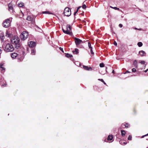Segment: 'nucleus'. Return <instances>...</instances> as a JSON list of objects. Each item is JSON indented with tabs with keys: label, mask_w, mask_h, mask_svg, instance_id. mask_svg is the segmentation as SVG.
Returning <instances> with one entry per match:
<instances>
[{
	"label": "nucleus",
	"mask_w": 148,
	"mask_h": 148,
	"mask_svg": "<svg viewBox=\"0 0 148 148\" xmlns=\"http://www.w3.org/2000/svg\"><path fill=\"white\" fill-rule=\"evenodd\" d=\"M19 38L17 36H13L11 39V42L12 44H14L16 48L18 49L20 46L19 43Z\"/></svg>",
	"instance_id": "f257e3e1"
},
{
	"label": "nucleus",
	"mask_w": 148,
	"mask_h": 148,
	"mask_svg": "<svg viewBox=\"0 0 148 148\" xmlns=\"http://www.w3.org/2000/svg\"><path fill=\"white\" fill-rule=\"evenodd\" d=\"M5 51L8 52H12L14 49L13 46L11 44H7L4 47H3Z\"/></svg>",
	"instance_id": "f03ea898"
},
{
	"label": "nucleus",
	"mask_w": 148,
	"mask_h": 148,
	"mask_svg": "<svg viewBox=\"0 0 148 148\" xmlns=\"http://www.w3.org/2000/svg\"><path fill=\"white\" fill-rule=\"evenodd\" d=\"M12 18H10L6 19L3 23V26L5 27H8L10 26Z\"/></svg>",
	"instance_id": "7ed1b4c3"
},
{
	"label": "nucleus",
	"mask_w": 148,
	"mask_h": 148,
	"mask_svg": "<svg viewBox=\"0 0 148 148\" xmlns=\"http://www.w3.org/2000/svg\"><path fill=\"white\" fill-rule=\"evenodd\" d=\"M66 30H64L63 29H62L63 32L67 34L72 35L73 34L72 32L70 31L71 30V26L69 25H67L66 26Z\"/></svg>",
	"instance_id": "20e7f679"
},
{
	"label": "nucleus",
	"mask_w": 148,
	"mask_h": 148,
	"mask_svg": "<svg viewBox=\"0 0 148 148\" xmlns=\"http://www.w3.org/2000/svg\"><path fill=\"white\" fill-rule=\"evenodd\" d=\"M28 36V33L25 32H23L21 33V40H25L27 38Z\"/></svg>",
	"instance_id": "39448f33"
},
{
	"label": "nucleus",
	"mask_w": 148,
	"mask_h": 148,
	"mask_svg": "<svg viewBox=\"0 0 148 148\" xmlns=\"http://www.w3.org/2000/svg\"><path fill=\"white\" fill-rule=\"evenodd\" d=\"M64 15L69 16L71 14V12L70 9L69 8H66L64 10Z\"/></svg>",
	"instance_id": "423d86ee"
},
{
	"label": "nucleus",
	"mask_w": 148,
	"mask_h": 148,
	"mask_svg": "<svg viewBox=\"0 0 148 148\" xmlns=\"http://www.w3.org/2000/svg\"><path fill=\"white\" fill-rule=\"evenodd\" d=\"M74 39L75 43L76 45H78L82 43H83V42L82 40L78 38L75 37L74 38Z\"/></svg>",
	"instance_id": "0eeeda50"
},
{
	"label": "nucleus",
	"mask_w": 148,
	"mask_h": 148,
	"mask_svg": "<svg viewBox=\"0 0 148 148\" xmlns=\"http://www.w3.org/2000/svg\"><path fill=\"white\" fill-rule=\"evenodd\" d=\"M28 45L30 47L32 48L35 46L36 43L35 42L30 41L28 42Z\"/></svg>",
	"instance_id": "6e6552de"
},
{
	"label": "nucleus",
	"mask_w": 148,
	"mask_h": 148,
	"mask_svg": "<svg viewBox=\"0 0 148 148\" xmlns=\"http://www.w3.org/2000/svg\"><path fill=\"white\" fill-rule=\"evenodd\" d=\"M18 54L16 53H12L11 54V56L13 58H15L17 56Z\"/></svg>",
	"instance_id": "1a4fd4ad"
},
{
	"label": "nucleus",
	"mask_w": 148,
	"mask_h": 148,
	"mask_svg": "<svg viewBox=\"0 0 148 148\" xmlns=\"http://www.w3.org/2000/svg\"><path fill=\"white\" fill-rule=\"evenodd\" d=\"M4 37V34L3 32L1 33L0 34V38L2 41H3Z\"/></svg>",
	"instance_id": "9d476101"
},
{
	"label": "nucleus",
	"mask_w": 148,
	"mask_h": 148,
	"mask_svg": "<svg viewBox=\"0 0 148 148\" xmlns=\"http://www.w3.org/2000/svg\"><path fill=\"white\" fill-rule=\"evenodd\" d=\"M84 69L86 70H92V68L90 67H88L87 66H83Z\"/></svg>",
	"instance_id": "9b49d317"
},
{
	"label": "nucleus",
	"mask_w": 148,
	"mask_h": 148,
	"mask_svg": "<svg viewBox=\"0 0 148 148\" xmlns=\"http://www.w3.org/2000/svg\"><path fill=\"white\" fill-rule=\"evenodd\" d=\"M139 54L141 56H144L145 55L146 53L144 51L142 50L139 51Z\"/></svg>",
	"instance_id": "f8f14e48"
},
{
	"label": "nucleus",
	"mask_w": 148,
	"mask_h": 148,
	"mask_svg": "<svg viewBox=\"0 0 148 148\" xmlns=\"http://www.w3.org/2000/svg\"><path fill=\"white\" fill-rule=\"evenodd\" d=\"M5 68L4 67L3 64H0V71H3L5 70Z\"/></svg>",
	"instance_id": "ddd939ff"
},
{
	"label": "nucleus",
	"mask_w": 148,
	"mask_h": 148,
	"mask_svg": "<svg viewBox=\"0 0 148 148\" xmlns=\"http://www.w3.org/2000/svg\"><path fill=\"white\" fill-rule=\"evenodd\" d=\"M113 138V136L112 135H110L108 137V140H111Z\"/></svg>",
	"instance_id": "4468645a"
},
{
	"label": "nucleus",
	"mask_w": 148,
	"mask_h": 148,
	"mask_svg": "<svg viewBox=\"0 0 148 148\" xmlns=\"http://www.w3.org/2000/svg\"><path fill=\"white\" fill-rule=\"evenodd\" d=\"M121 135L123 137L125 136V131L123 130H121Z\"/></svg>",
	"instance_id": "2eb2a0df"
},
{
	"label": "nucleus",
	"mask_w": 148,
	"mask_h": 148,
	"mask_svg": "<svg viewBox=\"0 0 148 148\" xmlns=\"http://www.w3.org/2000/svg\"><path fill=\"white\" fill-rule=\"evenodd\" d=\"M119 143L121 145H123L127 144V143H125V142H123V140H120Z\"/></svg>",
	"instance_id": "dca6fc26"
},
{
	"label": "nucleus",
	"mask_w": 148,
	"mask_h": 148,
	"mask_svg": "<svg viewBox=\"0 0 148 148\" xmlns=\"http://www.w3.org/2000/svg\"><path fill=\"white\" fill-rule=\"evenodd\" d=\"M124 126H125V127L126 128H128V127L129 125H128V124H126L125 125L124 124H122L121 125V127L123 128H124Z\"/></svg>",
	"instance_id": "f3484780"
},
{
	"label": "nucleus",
	"mask_w": 148,
	"mask_h": 148,
	"mask_svg": "<svg viewBox=\"0 0 148 148\" xmlns=\"http://www.w3.org/2000/svg\"><path fill=\"white\" fill-rule=\"evenodd\" d=\"M32 19L33 18L32 17L30 16H28L27 18V20L29 21H32Z\"/></svg>",
	"instance_id": "a211bd4d"
},
{
	"label": "nucleus",
	"mask_w": 148,
	"mask_h": 148,
	"mask_svg": "<svg viewBox=\"0 0 148 148\" xmlns=\"http://www.w3.org/2000/svg\"><path fill=\"white\" fill-rule=\"evenodd\" d=\"M10 4H9L8 6L9 7V10L10 11H12L13 10V8L12 7L10 6Z\"/></svg>",
	"instance_id": "6ab92c4d"
},
{
	"label": "nucleus",
	"mask_w": 148,
	"mask_h": 148,
	"mask_svg": "<svg viewBox=\"0 0 148 148\" xmlns=\"http://www.w3.org/2000/svg\"><path fill=\"white\" fill-rule=\"evenodd\" d=\"M42 14H53V13H50L49 12V11H48L43 12H42Z\"/></svg>",
	"instance_id": "aec40b11"
},
{
	"label": "nucleus",
	"mask_w": 148,
	"mask_h": 148,
	"mask_svg": "<svg viewBox=\"0 0 148 148\" xmlns=\"http://www.w3.org/2000/svg\"><path fill=\"white\" fill-rule=\"evenodd\" d=\"M24 4L22 2H21L20 3L18 4V6L20 7H22L24 6Z\"/></svg>",
	"instance_id": "412c9836"
},
{
	"label": "nucleus",
	"mask_w": 148,
	"mask_h": 148,
	"mask_svg": "<svg viewBox=\"0 0 148 148\" xmlns=\"http://www.w3.org/2000/svg\"><path fill=\"white\" fill-rule=\"evenodd\" d=\"M138 45L139 47H141L143 45V43L141 42H139L138 43Z\"/></svg>",
	"instance_id": "4be33fe9"
},
{
	"label": "nucleus",
	"mask_w": 148,
	"mask_h": 148,
	"mask_svg": "<svg viewBox=\"0 0 148 148\" xmlns=\"http://www.w3.org/2000/svg\"><path fill=\"white\" fill-rule=\"evenodd\" d=\"M66 56L68 58L71 57L72 56L70 54L68 53H66Z\"/></svg>",
	"instance_id": "5701e85b"
},
{
	"label": "nucleus",
	"mask_w": 148,
	"mask_h": 148,
	"mask_svg": "<svg viewBox=\"0 0 148 148\" xmlns=\"http://www.w3.org/2000/svg\"><path fill=\"white\" fill-rule=\"evenodd\" d=\"M35 53V51L34 50V49H32V50L31 54L32 55H33Z\"/></svg>",
	"instance_id": "b1692460"
},
{
	"label": "nucleus",
	"mask_w": 148,
	"mask_h": 148,
	"mask_svg": "<svg viewBox=\"0 0 148 148\" xmlns=\"http://www.w3.org/2000/svg\"><path fill=\"white\" fill-rule=\"evenodd\" d=\"M99 66L101 67H103L104 66V64L103 63H101L100 64Z\"/></svg>",
	"instance_id": "393cba45"
},
{
	"label": "nucleus",
	"mask_w": 148,
	"mask_h": 148,
	"mask_svg": "<svg viewBox=\"0 0 148 148\" xmlns=\"http://www.w3.org/2000/svg\"><path fill=\"white\" fill-rule=\"evenodd\" d=\"M132 138V136L131 135H130L129 136L127 139L128 140H131Z\"/></svg>",
	"instance_id": "a878e982"
},
{
	"label": "nucleus",
	"mask_w": 148,
	"mask_h": 148,
	"mask_svg": "<svg viewBox=\"0 0 148 148\" xmlns=\"http://www.w3.org/2000/svg\"><path fill=\"white\" fill-rule=\"evenodd\" d=\"M133 65L136 66L137 64V62L136 60H135L133 62Z\"/></svg>",
	"instance_id": "bb28decb"
},
{
	"label": "nucleus",
	"mask_w": 148,
	"mask_h": 148,
	"mask_svg": "<svg viewBox=\"0 0 148 148\" xmlns=\"http://www.w3.org/2000/svg\"><path fill=\"white\" fill-rule=\"evenodd\" d=\"M88 46L90 49L92 48V47L91 46V44L90 42H88Z\"/></svg>",
	"instance_id": "cd10ccee"
},
{
	"label": "nucleus",
	"mask_w": 148,
	"mask_h": 148,
	"mask_svg": "<svg viewBox=\"0 0 148 148\" xmlns=\"http://www.w3.org/2000/svg\"><path fill=\"white\" fill-rule=\"evenodd\" d=\"M82 8L84 9H85L86 8V6L84 4L82 5Z\"/></svg>",
	"instance_id": "c85d7f7f"
},
{
	"label": "nucleus",
	"mask_w": 148,
	"mask_h": 148,
	"mask_svg": "<svg viewBox=\"0 0 148 148\" xmlns=\"http://www.w3.org/2000/svg\"><path fill=\"white\" fill-rule=\"evenodd\" d=\"M140 63L142 64H144L145 63V62L144 61L142 60L140 61Z\"/></svg>",
	"instance_id": "c756f323"
},
{
	"label": "nucleus",
	"mask_w": 148,
	"mask_h": 148,
	"mask_svg": "<svg viewBox=\"0 0 148 148\" xmlns=\"http://www.w3.org/2000/svg\"><path fill=\"white\" fill-rule=\"evenodd\" d=\"M78 49H75V52H76V54H77L78 53Z\"/></svg>",
	"instance_id": "7c9ffc66"
},
{
	"label": "nucleus",
	"mask_w": 148,
	"mask_h": 148,
	"mask_svg": "<svg viewBox=\"0 0 148 148\" xmlns=\"http://www.w3.org/2000/svg\"><path fill=\"white\" fill-rule=\"evenodd\" d=\"M90 49V51H91V53L92 54H94V52H93L92 51V48H91Z\"/></svg>",
	"instance_id": "2f4dec72"
},
{
	"label": "nucleus",
	"mask_w": 148,
	"mask_h": 148,
	"mask_svg": "<svg viewBox=\"0 0 148 148\" xmlns=\"http://www.w3.org/2000/svg\"><path fill=\"white\" fill-rule=\"evenodd\" d=\"M132 71L133 72H135L136 71V70L135 69L133 68L132 69Z\"/></svg>",
	"instance_id": "473e14b6"
},
{
	"label": "nucleus",
	"mask_w": 148,
	"mask_h": 148,
	"mask_svg": "<svg viewBox=\"0 0 148 148\" xmlns=\"http://www.w3.org/2000/svg\"><path fill=\"white\" fill-rule=\"evenodd\" d=\"M98 80H99L101 81L102 82H104V81H103V80L102 79H98Z\"/></svg>",
	"instance_id": "72a5a7b5"
},
{
	"label": "nucleus",
	"mask_w": 148,
	"mask_h": 148,
	"mask_svg": "<svg viewBox=\"0 0 148 148\" xmlns=\"http://www.w3.org/2000/svg\"><path fill=\"white\" fill-rule=\"evenodd\" d=\"M114 8V9H115V10H119V8H118L116 7H114V8Z\"/></svg>",
	"instance_id": "f704fd0d"
},
{
	"label": "nucleus",
	"mask_w": 148,
	"mask_h": 148,
	"mask_svg": "<svg viewBox=\"0 0 148 148\" xmlns=\"http://www.w3.org/2000/svg\"><path fill=\"white\" fill-rule=\"evenodd\" d=\"M122 26H123V25L122 24H119V27L121 28L122 27Z\"/></svg>",
	"instance_id": "c9c22d12"
},
{
	"label": "nucleus",
	"mask_w": 148,
	"mask_h": 148,
	"mask_svg": "<svg viewBox=\"0 0 148 148\" xmlns=\"http://www.w3.org/2000/svg\"><path fill=\"white\" fill-rule=\"evenodd\" d=\"M114 44L115 46H116L117 45V43L115 41L114 42Z\"/></svg>",
	"instance_id": "e433bc0d"
},
{
	"label": "nucleus",
	"mask_w": 148,
	"mask_h": 148,
	"mask_svg": "<svg viewBox=\"0 0 148 148\" xmlns=\"http://www.w3.org/2000/svg\"><path fill=\"white\" fill-rule=\"evenodd\" d=\"M60 50H61L63 52H64L63 51V48L60 47Z\"/></svg>",
	"instance_id": "4c0bfd02"
},
{
	"label": "nucleus",
	"mask_w": 148,
	"mask_h": 148,
	"mask_svg": "<svg viewBox=\"0 0 148 148\" xmlns=\"http://www.w3.org/2000/svg\"><path fill=\"white\" fill-rule=\"evenodd\" d=\"M148 134L144 135V136H143L142 137H141V138H143L145 136H148Z\"/></svg>",
	"instance_id": "58836bf2"
},
{
	"label": "nucleus",
	"mask_w": 148,
	"mask_h": 148,
	"mask_svg": "<svg viewBox=\"0 0 148 148\" xmlns=\"http://www.w3.org/2000/svg\"><path fill=\"white\" fill-rule=\"evenodd\" d=\"M148 71V69H147L146 70L144 71V72L145 73L147 72Z\"/></svg>",
	"instance_id": "ea45409f"
},
{
	"label": "nucleus",
	"mask_w": 148,
	"mask_h": 148,
	"mask_svg": "<svg viewBox=\"0 0 148 148\" xmlns=\"http://www.w3.org/2000/svg\"><path fill=\"white\" fill-rule=\"evenodd\" d=\"M130 72H129L128 71H127L125 73H124V74H126V73H130Z\"/></svg>",
	"instance_id": "a19ab883"
},
{
	"label": "nucleus",
	"mask_w": 148,
	"mask_h": 148,
	"mask_svg": "<svg viewBox=\"0 0 148 148\" xmlns=\"http://www.w3.org/2000/svg\"><path fill=\"white\" fill-rule=\"evenodd\" d=\"M77 13V12H74V15H75Z\"/></svg>",
	"instance_id": "79ce46f5"
},
{
	"label": "nucleus",
	"mask_w": 148,
	"mask_h": 148,
	"mask_svg": "<svg viewBox=\"0 0 148 148\" xmlns=\"http://www.w3.org/2000/svg\"><path fill=\"white\" fill-rule=\"evenodd\" d=\"M80 8H81V6H79V7H78V8H77V9L78 10H79V9Z\"/></svg>",
	"instance_id": "37998d69"
},
{
	"label": "nucleus",
	"mask_w": 148,
	"mask_h": 148,
	"mask_svg": "<svg viewBox=\"0 0 148 148\" xmlns=\"http://www.w3.org/2000/svg\"><path fill=\"white\" fill-rule=\"evenodd\" d=\"M8 32H6V35H7V34H8Z\"/></svg>",
	"instance_id": "c03bdc74"
},
{
	"label": "nucleus",
	"mask_w": 148,
	"mask_h": 148,
	"mask_svg": "<svg viewBox=\"0 0 148 148\" xmlns=\"http://www.w3.org/2000/svg\"><path fill=\"white\" fill-rule=\"evenodd\" d=\"M103 82L104 83V84H106V83L104 82H104Z\"/></svg>",
	"instance_id": "a18cd8bd"
},
{
	"label": "nucleus",
	"mask_w": 148,
	"mask_h": 148,
	"mask_svg": "<svg viewBox=\"0 0 148 148\" xmlns=\"http://www.w3.org/2000/svg\"><path fill=\"white\" fill-rule=\"evenodd\" d=\"M112 73H114V70H113V71H112Z\"/></svg>",
	"instance_id": "49530a36"
},
{
	"label": "nucleus",
	"mask_w": 148,
	"mask_h": 148,
	"mask_svg": "<svg viewBox=\"0 0 148 148\" xmlns=\"http://www.w3.org/2000/svg\"><path fill=\"white\" fill-rule=\"evenodd\" d=\"M5 85H5V84L4 85L3 84L2 85L3 86H5Z\"/></svg>",
	"instance_id": "de8ad7c7"
},
{
	"label": "nucleus",
	"mask_w": 148,
	"mask_h": 148,
	"mask_svg": "<svg viewBox=\"0 0 148 148\" xmlns=\"http://www.w3.org/2000/svg\"><path fill=\"white\" fill-rule=\"evenodd\" d=\"M78 10L77 9V10H76V12H78Z\"/></svg>",
	"instance_id": "09e8293b"
},
{
	"label": "nucleus",
	"mask_w": 148,
	"mask_h": 148,
	"mask_svg": "<svg viewBox=\"0 0 148 148\" xmlns=\"http://www.w3.org/2000/svg\"><path fill=\"white\" fill-rule=\"evenodd\" d=\"M138 29V30H141V29Z\"/></svg>",
	"instance_id": "8fccbe9b"
},
{
	"label": "nucleus",
	"mask_w": 148,
	"mask_h": 148,
	"mask_svg": "<svg viewBox=\"0 0 148 148\" xmlns=\"http://www.w3.org/2000/svg\"><path fill=\"white\" fill-rule=\"evenodd\" d=\"M135 29H137V28H136V27H135Z\"/></svg>",
	"instance_id": "3c124183"
},
{
	"label": "nucleus",
	"mask_w": 148,
	"mask_h": 148,
	"mask_svg": "<svg viewBox=\"0 0 148 148\" xmlns=\"http://www.w3.org/2000/svg\"><path fill=\"white\" fill-rule=\"evenodd\" d=\"M146 66V64H145V66Z\"/></svg>",
	"instance_id": "603ef678"
},
{
	"label": "nucleus",
	"mask_w": 148,
	"mask_h": 148,
	"mask_svg": "<svg viewBox=\"0 0 148 148\" xmlns=\"http://www.w3.org/2000/svg\"><path fill=\"white\" fill-rule=\"evenodd\" d=\"M147 148H148V147H147Z\"/></svg>",
	"instance_id": "864d4df0"
}]
</instances>
